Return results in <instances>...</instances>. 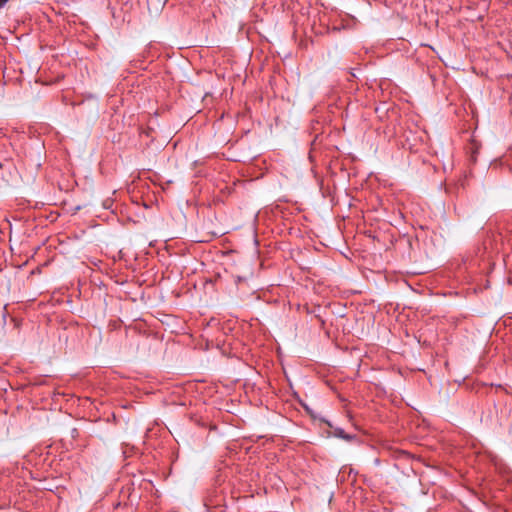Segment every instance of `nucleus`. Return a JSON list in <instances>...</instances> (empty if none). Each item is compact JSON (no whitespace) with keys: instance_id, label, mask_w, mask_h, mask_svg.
Masks as SVG:
<instances>
[{"instance_id":"2","label":"nucleus","mask_w":512,"mask_h":512,"mask_svg":"<svg viewBox=\"0 0 512 512\" xmlns=\"http://www.w3.org/2000/svg\"><path fill=\"white\" fill-rule=\"evenodd\" d=\"M9 0H0V9L5 6Z\"/></svg>"},{"instance_id":"1","label":"nucleus","mask_w":512,"mask_h":512,"mask_svg":"<svg viewBox=\"0 0 512 512\" xmlns=\"http://www.w3.org/2000/svg\"><path fill=\"white\" fill-rule=\"evenodd\" d=\"M333 435L347 441H350L354 438V436L347 434L342 428L339 427L334 428Z\"/></svg>"}]
</instances>
